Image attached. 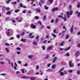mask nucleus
Listing matches in <instances>:
<instances>
[{
	"instance_id": "38",
	"label": "nucleus",
	"mask_w": 80,
	"mask_h": 80,
	"mask_svg": "<svg viewBox=\"0 0 80 80\" xmlns=\"http://www.w3.org/2000/svg\"><path fill=\"white\" fill-rule=\"evenodd\" d=\"M21 70L22 71V73H24V72H25V69H22Z\"/></svg>"
},
{
	"instance_id": "35",
	"label": "nucleus",
	"mask_w": 80,
	"mask_h": 80,
	"mask_svg": "<svg viewBox=\"0 0 80 80\" xmlns=\"http://www.w3.org/2000/svg\"><path fill=\"white\" fill-rule=\"evenodd\" d=\"M5 49L6 50L7 52L8 53V52H9V50H8V48H5Z\"/></svg>"
},
{
	"instance_id": "5",
	"label": "nucleus",
	"mask_w": 80,
	"mask_h": 80,
	"mask_svg": "<svg viewBox=\"0 0 80 80\" xmlns=\"http://www.w3.org/2000/svg\"><path fill=\"white\" fill-rule=\"evenodd\" d=\"M53 46L49 47L48 48V49H47V51H48V50H52V48H53Z\"/></svg>"
},
{
	"instance_id": "10",
	"label": "nucleus",
	"mask_w": 80,
	"mask_h": 80,
	"mask_svg": "<svg viewBox=\"0 0 80 80\" xmlns=\"http://www.w3.org/2000/svg\"><path fill=\"white\" fill-rule=\"evenodd\" d=\"M32 33H30L29 34V38H34L35 37V36H32Z\"/></svg>"
},
{
	"instance_id": "4",
	"label": "nucleus",
	"mask_w": 80,
	"mask_h": 80,
	"mask_svg": "<svg viewBox=\"0 0 80 80\" xmlns=\"http://www.w3.org/2000/svg\"><path fill=\"white\" fill-rule=\"evenodd\" d=\"M21 42L25 43V42H27L28 41H27V39H21L20 40Z\"/></svg>"
},
{
	"instance_id": "21",
	"label": "nucleus",
	"mask_w": 80,
	"mask_h": 80,
	"mask_svg": "<svg viewBox=\"0 0 80 80\" xmlns=\"http://www.w3.org/2000/svg\"><path fill=\"white\" fill-rule=\"evenodd\" d=\"M46 15H45L43 18V21H45L46 20Z\"/></svg>"
},
{
	"instance_id": "58",
	"label": "nucleus",
	"mask_w": 80,
	"mask_h": 80,
	"mask_svg": "<svg viewBox=\"0 0 80 80\" xmlns=\"http://www.w3.org/2000/svg\"><path fill=\"white\" fill-rule=\"evenodd\" d=\"M41 2L42 4H43V3H44V1H43V0H41Z\"/></svg>"
},
{
	"instance_id": "40",
	"label": "nucleus",
	"mask_w": 80,
	"mask_h": 80,
	"mask_svg": "<svg viewBox=\"0 0 80 80\" xmlns=\"http://www.w3.org/2000/svg\"><path fill=\"white\" fill-rule=\"evenodd\" d=\"M63 73H64V75L65 74H67V71H64Z\"/></svg>"
},
{
	"instance_id": "49",
	"label": "nucleus",
	"mask_w": 80,
	"mask_h": 80,
	"mask_svg": "<svg viewBox=\"0 0 80 80\" xmlns=\"http://www.w3.org/2000/svg\"><path fill=\"white\" fill-rule=\"evenodd\" d=\"M17 38H20V35L18 34L17 36Z\"/></svg>"
},
{
	"instance_id": "44",
	"label": "nucleus",
	"mask_w": 80,
	"mask_h": 80,
	"mask_svg": "<svg viewBox=\"0 0 80 80\" xmlns=\"http://www.w3.org/2000/svg\"><path fill=\"white\" fill-rule=\"evenodd\" d=\"M68 72H69V73H72V72H73V70H69L68 71Z\"/></svg>"
},
{
	"instance_id": "33",
	"label": "nucleus",
	"mask_w": 80,
	"mask_h": 80,
	"mask_svg": "<svg viewBox=\"0 0 80 80\" xmlns=\"http://www.w3.org/2000/svg\"><path fill=\"white\" fill-rule=\"evenodd\" d=\"M4 7H3L2 9V12H5V9Z\"/></svg>"
},
{
	"instance_id": "30",
	"label": "nucleus",
	"mask_w": 80,
	"mask_h": 80,
	"mask_svg": "<svg viewBox=\"0 0 80 80\" xmlns=\"http://www.w3.org/2000/svg\"><path fill=\"white\" fill-rule=\"evenodd\" d=\"M64 70V68H61V70H60L58 72H62V71H63Z\"/></svg>"
},
{
	"instance_id": "16",
	"label": "nucleus",
	"mask_w": 80,
	"mask_h": 80,
	"mask_svg": "<svg viewBox=\"0 0 80 80\" xmlns=\"http://www.w3.org/2000/svg\"><path fill=\"white\" fill-rule=\"evenodd\" d=\"M60 76H63L64 75V74L63 73V72H61L60 73Z\"/></svg>"
},
{
	"instance_id": "36",
	"label": "nucleus",
	"mask_w": 80,
	"mask_h": 80,
	"mask_svg": "<svg viewBox=\"0 0 80 80\" xmlns=\"http://www.w3.org/2000/svg\"><path fill=\"white\" fill-rule=\"evenodd\" d=\"M39 18L38 16H35L34 17V18H35V19H36V20H38Z\"/></svg>"
},
{
	"instance_id": "19",
	"label": "nucleus",
	"mask_w": 80,
	"mask_h": 80,
	"mask_svg": "<svg viewBox=\"0 0 80 80\" xmlns=\"http://www.w3.org/2000/svg\"><path fill=\"white\" fill-rule=\"evenodd\" d=\"M28 58H33V55H29V56H28Z\"/></svg>"
},
{
	"instance_id": "31",
	"label": "nucleus",
	"mask_w": 80,
	"mask_h": 80,
	"mask_svg": "<svg viewBox=\"0 0 80 80\" xmlns=\"http://www.w3.org/2000/svg\"><path fill=\"white\" fill-rule=\"evenodd\" d=\"M21 78H28V77L27 76H22Z\"/></svg>"
},
{
	"instance_id": "8",
	"label": "nucleus",
	"mask_w": 80,
	"mask_h": 80,
	"mask_svg": "<svg viewBox=\"0 0 80 80\" xmlns=\"http://www.w3.org/2000/svg\"><path fill=\"white\" fill-rule=\"evenodd\" d=\"M70 31L71 33H73V25H72V26Z\"/></svg>"
},
{
	"instance_id": "13",
	"label": "nucleus",
	"mask_w": 80,
	"mask_h": 80,
	"mask_svg": "<svg viewBox=\"0 0 80 80\" xmlns=\"http://www.w3.org/2000/svg\"><path fill=\"white\" fill-rule=\"evenodd\" d=\"M59 21V20H58V18H57L55 20V23H58V22Z\"/></svg>"
},
{
	"instance_id": "14",
	"label": "nucleus",
	"mask_w": 80,
	"mask_h": 80,
	"mask_svg": "<svg viewBox=\"0 0 80 80\" xmlns=\"http://www.w3.org/2000/svg\"><path fill=\"white\" fill-rule=\"evenodd\" d=\"M51 35L54 38H56L57 37L56 35H55L53 33H52Z\"/></svg>"
},
{
	"instance_id": "45",
	"label": "nucleus",
	"mask_w": 80,
	"mask_h": 80,
	"mask_svg": "<svg viewBox=\"0 0 80 80\" xmlns=\"http://www.w3.org/2000/svg\"><path fill=\"white\" fill-rule=\"evenodd\" d=\"M10 0H8L6 1V3H7L8 4H9V3L10 2Z\"/></svg>"
},
{
	"instance_id": "9",
	"label": "nucleus",
	"mask_w": 80,
	"mask_h": 80,
	"mask_svg": "<svg viewBox=\"0 0 80 80\" xmlns=\"http://www.w3.org/2000/svg\"><path fill=\"white\" fill-rule=\"evenodd\" d=\"M32 44L34 45H38V44H37V41H33Z\"/></svg>"
},
{
	"instance_id": "18",
	"label": "nucleus",
	"mask_w": 80,
	"mask_h": 80,
	"mask_svg": "<svg viewBox=\"0 0 80 80\" xmlns=\"http://www.w3.org/2000/svg\"><path fill=\"white\" fill-rule=\"evenodd\" d=\"M56 67V65L55 64H54L52 65V68H53V69H54V68H55V67Z\"/></svg>"
},
{
	"instance_id": "52",
	"label": "nucleus",
	"mask_w": 80,
	"mask_h": 80,
	"mask_svg": "<svg viewBox=\"0 0 80 80\" xmlns=\"http://www.w3.org/2000/svg\"><path fill=\"white\" fill-rule=\"evenodd\" d=\"M38 23H39V24L40 25H42V22L40 21H38Z\"/></svg>"
},
{
	"instance_id": "48",
	"label": "nucleus",
	"mask_w": 80,
	"mask_h": 80,
	"mask_svg": "<svg viewBox=\"0 0 80 80\" xmlns=\"http://www.w3.org/2000/svg\"><path fill=\"white\" fill-rule=\"evenodd\" d=\"M5 45H6L7 46H10V45L8 43H6Z\"/></svg>"
},
{
	"instance_id": "47",
	"label": "nucleus",
	"mask_w": 80,
	"mask_h": 80,
	"mask_svg": "<svg viewBox=\"0 0 80 80\" xmlns=\"http://www.w3.org/2000/svg\"><path fill=\"white\" fill-rule=\"evenodd\" d=\"M21 36H23V35H25V32H22L21 34Z\"/></svg>"
},
{
	"instance_id": "42",
	"label": "nucleus",
	"mask_w": 80,
	"mask_h": 80,
	"mask_svg": "<svg viewBox=\"0 0 80 80\" xmlns=\"http://www.w3.org/2000/svg\"><path fill=\"white\" fill-rule=\"evenodd\" d=\"M58 17H59V18H62V19H64V18H63V17H62V16H61V15H59L58 16Z\"/></svg>"
},
{
	"instance_id": "50",
	"label": "nucleus",
	"mask_w": 80,
	"mask_h": 80,
	"mask_svg": "<svg viewBox=\"0 0 80 80\" xmlns=\"http://www.w3.org/2000/svg\"><path fill=\"white\" fill-rule=\"evenodd\" d=\"M9 40H13V37H11L9 39Z\"/></svg>"
},
{
	"instance_id": "11",
	"label": "nucleus",
	"mask_w": 80,
	"mask_h": 80,
	"mask_svg": "<svg viewBox=\"0 0 80 80\" xmlns=\"http://www.w3.org/2000/svg\"><path fill=\"white\" fill-rule=\"evenodd\" d=\"M31 28L32 29H35L36 28V26H34L33 24H32Z\"/></svg>"
},
{
	"instance_id": "24",
	"label": "nucleus",
	"mask_w": 80,
	"mask_h": 80,
	"mask_svg": "<svg viewBox=\"0 0 80 80\" xmlns=\"http://www.w3.org/2000/svg\"><path fill=\"white\" fill-rule=\"evenodd\" d=\"M11 20L12 21L13 23H15V20H13V18H11Z\"/></svg>"
},
{
	"instance_id": "60",
	"label": "nucleus",
	"mask_w": 80,
	"mask_h": 80,
	"mask_svg": "<svg viewBox=\"0 0 80 80\" xmlns=\"http://www.w3.org/2000/svg\"><path fill=\"white\" fill-rule=\"evenodd\" d=\"M51 23H54V20H53V19H52L51 21Z\"/></svg>"
},
{
	"instance_id": "43",
	"label": "nucleus",
	"mask_w": 80,
	"mask_h": 80,
	"mask_svg": "<svg viewBox=\"0 0 80 80\" xmlns=\"http://www.w3.org/2000/svg\"><path fill=\"white\" fill-rule=\"evenodd\" d=\"M66 56H70V53H67L65 54Z\"/></svg>"
},
{
	"instance_id": "37",
	"label": "nucleus",
	"mask_w": 80,
	"mask_h": 80,
	"mask_svg": "<svg viewBox=\"0 0 80 80\" xmlns=\"http://www.w3.org/2000/svg\"><path fill=\"white\" fill-rule=\"evenodd\" d=\"M9 19H10V18H7L5 19V20L6 22H7V20H8Z\"/></svg>"
},
{
	"instance_id": "46",
	"label": "nucleus",
	"mask_w": 80,
	"mask_h": 80,
	"mask_svg": "<svg viewBox=\"0 0 80 80\" xmlns=\"http://www.w3.org/2000/svg\"><path fill=\"white\" fill-rule=\"evenodd\" d=\"M63 29H64L66 30V31H67V28H66V27H65V26H63Z\"/></svg>"
},
{
	"instance_id": "41",
	"label": "nucleus",
	"mask_w": 80,
	"mask_h": 80,
	"mask_svg": "<svg viewBox=\"0 0 80 80\" xmlns=\"http://www.w3.org/2000/svg\"><path fill=\"white\" fill-rule=\"evenodd\" d=\"M48 1L50 2L51 3H53V0H48Z\"/></svg>"
},
{
	"instance_id": "61",
	"label": "nucleus",
	"mask_w": 80,
	"mask_h": 80,
	"mask_svg": "<svg viewBox=\"0 0 80 80\" xmlns=\"http://www.w3.org/2000/svg\"><path fill=\"white\" fill-rule=\"evenodd\" d=\"M66 31H66V30H65V31H63L62 32V33H65V32H66Z\"/></svg>"
},
{
	"instance_id": "55",
	"label": "nucleus",
	"mask_w": 80,
	"mask_h": 80,
	"mask_svg": "<svg viewBox=\"0 0 80 80\" xmlns=\"http://www.w3.org/2000/svg\"><path fill=\"white\" fill-rule=\"evenodd\" d=\"M64 45V44L63 43H61L60 44L59 46H63Z\"/></svg>"
},
{
	"instance_id": "12",
	"label": "nucleus",
	"mask_w": 80,
	"mask_h": 80,
	"mask_svg": "<svg viewBox=\"0 0 80 80\" xmlns=\"http://www.w3.org/2000/svg\"><path fill=\"white\" fill-rule=\"evenodd\" d=\"M79 54L80 52H79V51H77L75 54L76 57H78V55Z\"/></svg>"
},
{
	"instance_id": "17",
	"label": "nucleus",
	"mask_w": 80,
	"mask_h": 80,
	"mask_svg": "<svg viewBox=\"0 0 80 80\" xmlns=\"http://www.w3.org/2000/svg\"><path fill=\"white\" fill-rule=\"evenodd\" d=\"M48 58H49V55L47 54L46 56L45 59H48Z\"/></svg>"
},
{
	"instance_id": "62",
	"label": "nucleus",
	"mask_w": 80,
	"mask_h": 80,
	"mask_svg": "<svg viewBox=\"0 0 80 80\" xmlns=\"http://www.w3.org/2000/svg\"><path fill=\"white\" fill-rule=\"evenodd\" d=\"M50 65H51V64L49 63L48 64L47 66L48 67H49L50 66Z\"/></svg>"
},
{
	"instance_id": "15",
	"label": "nucleus",
	"mask_w": 80,
	"mask_h": 80,
	"mask_svg": "<svg viewBox=\"0 0 80 80\" xmlns=\"http://www.w3.org/2000/svg\"><path fill=\"white\" fill-rule=\"evenodd\" d=\"M70 47L68 48L64 49V51H67V50H69L70 49Z\"/></svg>"
},
{
	"instance_id": "56",
	"label": "nucleus",
	"mask_w": 80,
	"mask_h": 80,
	"mask_svg": "<svg viewBox=\"0 0 80 80\" xmlns=\"http://www.w3.org/2000/svg\"><path fill=\"white\" fill-rule=\"evenodd\" d=\"M36 11L38 12H40V9H37L36 10Z\"/></svg>"
},
{
	"instance_id": "20",
	"label": "nucleus",
	"mask_w": 80,
	"mask_h": 80,
	"mask_svg": "<svg viewBox=\"0 0 80 80\" xmlns=\"http://www.w3.org/2000/svg\"><path fill=\"white\" fill-rule=\"evenodd\" d=\"M17 3V2H12V5H16Z\"/></svg>"
},
{
	"instance_id": "7",
	"label": "nucleus",
	"mask_w": 80,
	"mask_h": 80,
	"mask_svg": "<svg viewBox=\"0 0 80 80\" xmlns=\"http://www.w3.org/2000/svg\"><path fill=\"white\" fill-rule=\"evenodd\" d=\"M58 9L57 8H54L52 9V12H55V11H56V10H58Z\"/></svg>"
},
{
	"instance_id": "54",
	"label": "nucleus",
	"mask_w": 80,
	"mask_h": 80,
	"mask_svg": "<svg viewBox=\"0 0 80 80\" xmlns=\"http://www.w3.org/2000/svg\"><path fill=\"white\" fill-rule=\"evenodd\" d=\"M24 67H28V63H26V64H25L24 65Z\"/></svg>"
},
{
	"instance_id": "57",
	"label": "nucleus",
	"mask_w": 80,
	"mask_h": 80,
	"mask_svg": "<svg viewBox=\"0 0 80 80\" xmlns=\"http://www.w3.org/2000/svg\"><path fill=\"white\" fill-rule=\"evenodd\" d=\"M47 72H50L51 71V69H49L48 70H47Z\"/></svg>"
},
{
	"instance_id": "59",
	"label": "nucleus",
	"mask_w": 80,
	"mask_h": 80,
	"mask_svg": "<svg viewBox=\"0 0 80 80\" xmlns=\"http://www.w3.org/2000/svg\"><path fill=\"white\" fill-rule=\"evenodd\" d=\"M17 50H21V48H17Z\"/></svg>"
},
{
	"instance_id": "63",
	"label": "nucleus",
	"mask_w": 80,
	"mask_h": 80,
	"mask_svg": "<svg viewBox=\"0 0 80 80\" xmlns=\"http://www.w3.org/2000/svg\"><path fill=\"white\" fill-rule=\"evenodd\" d=\"M20 6L21 7H23V4L22 3L20 4Z\"/></svg>"
},
{
	"instance_id": "51",
	"label": "nucleus",
	"mask_w": 80,
	"mask_h": 80,
	"mask_svg": "<svg viewBox=\"0 0 80 80\" xmlns=\"http://www.w3.org/2000/svg\"><path fill=\"white\" fill-rule=\"evenodd\" d=\"M38 68H39V66L38 65L37 66H36L37 70H38Z\"/></svg>"
},
{
	"instance_id": "1",
	"label": "nucleus",
	"mask_w": 80,
	"mask_h": 80,
	"mask_svg": "<svg viewBox=\"0 0 80 80\" xmlns=\"http://www.w3.org/2000/svg\"><path fill=\"white\" fill-rule=\"evenodd\" d=\"M67 15H68L67 18H70V15H72L73 13V11H71L70 12H66Z\"/></svg>"
},
{
	"instance_id": "25",
	"label": "nucleus",
	"mask_w": 80,
	"mask_h": 80,
	"mask_svg": "<svg viewBox=\"0 0 80 80\" xmlns=\"http://www.w3.org/2000/svg\"><path fill=\"white\" fill-rule=\"evenodd\" d=\"M30 78L31 80H35V78L34 77H30Z\"/></svg>"
},
{
	"instance_id": "2",
	"label": "nucleus",
	"mask_w": 80,
	"mask_h": 80,
	"mask_svg": "<svg viewBox=\"0 0 80 80\" xmlns=\"http://www.w3.org/2000/svg\"><path fill=\"white\" fill-rule=\"evenodd\" d=\"M10 32H12V30L10 29H8L7 30V32H6V34L8 37H9V35H10Z\"/></svg>"
},
{
	"instance_id": "27",
	"label": "nucleus",
	"mask_w": 80,
	"mask_h": 80,
	"mask_svg": "<svg viewBox=\"0 0 80 80\" xmlns=\"http://www.w3.org/2000/svg\"><path fill=\"white\" fill-rule=\"evenodd\" d=\"M0 75H2V76H6V74L3 73L0 74Z\"/></svg>"
},
{
	"instance_id": "32",
	"label": "nucleus",
	"mask_w": 80,
	"mask_h": 80,
	"mask_svg": "<svg viewBox=\"0 0 80 80\" xmlns=\"http://www.w3.org/2000/svg\"><path fill=\"white\" fill-rule=\"evenodd\" d=\"M70 36L68 35H67L66 36V40H67V39L69 38Z\"/></svg>"
},
{
	"instance_id": "29",
	"label": "nucleus",
	"mask_w": 80,
	"mask_h": 80,
	"mask_svg": "<svg viewBox=\"0 0 80 80\" xmlns=\"http://www.w3.org/2000/svg\"><path fill=\"white\" fill-rule=\"evenodd\" d=\"M19 11L20 9L16 10L15 11V13H18V12H19Z\"/></svg>"
},
{
	"instance_id": "28",
	"label": "nucleus",
	"mask_w": 80,
	"mask_h": 80,
	"mask_svg": "<svg viewBox=\"0 0 80 80\" xmlns=\"http://www.w3.org/2000/svg\"><path fill=\"white\" fill-rule=\"evenodd\" d=\"M42 48L43 50H45V46H43Z\"/></svg>"
},
{
	"instance_id": "64",
	"label": "nucleus",
	"mask_w": 80,
	"mask_h": 80,
	"mask_svg": "<svg viewBox=\"0 0 80 80\" xmlns=\"http://www.w3.org/2000/svg\"><path fill=\"white\" fill-rule=\"evenodd\" d=\"M77 35H80V32H78L77 33Z\"/></svg>"
},
{
	"instance_id": "53",
	"label": "nucleus",
	"mask_w": 80,
	"mask_h": 80,
	"mask_svg": "<svg viewBox=\"0 0 80 80\" xmlns=\"http://www.w3.org/2000/svg\"><path fill=\"white\" fill-rule=\"evenodd\" d=\"M77 73L78 75H80V71H78L77 72Z\"/></svg>"
},
{
	"instance_id": "26",
	"label": "nucleus",
	"mask_w": 80,
	"mask_h": 80,
	"mask_svg": "<svg viewBox=\"0 0 80 80\" xmlns=\"http://www.w3.org/2000/svg\"><path fill=\"white\" fill-rule=\"evenodd\" d=\"M80 2H78V8H80Z\"/></svg>"
},
{
	"instance_id": "3",
	"label": "nucleus",
	"mask_w": 80,
	"mask_h": 80,
	"mask_svg": "<svg viewBox=\"0 0 80 80\" xmlns=\"http://www.w3.org/2000/svg\"><path fill=\"white\" fill-rule=\"evenodd\" d=\"M69 65H70V67H74V63H72V62L70 61L69 62Z\"/></svg>"
},
{
	"instance_id": "34",
	"label": "nucleus",
	"mask_w": 80,
	"mask_h": 80,
	"mask_svg": "<svg viewBox=\"0 0 80 80\" xmlns=\"http://www.w3.org/2000/svg\"><path fill=\"white\" fill-rule=\"evenodd\" d=\"M20 17H18L16 18V20H17V21H18V20H19L20 19Z\"/></svg>"
},
{
	"instance_id": "6",
	"label": "nucleus",
	"mask_w": 80,
	"mask_h": 80,
	"mask_svg": "<svg viewBox=\"0 0 80 80\" xmlns=\"http://www.w3.org/2000/svg\"><path fill=\"white\" fill-rule=\"evenodd\" d=\"M57 60V57H54L53 59V62L55 63L56 61Z\"/></svg>"
},
{
	"instance_id": "39",
	"label": "nucleus",
	"mask_w": 80,
	"mask_h": 80,
	"mask_svg": "<svg viewBox=\"0 0 80 80\" xmlns=\"http://www.w3.org/2000/svg\"><path fill=\"white\" fill-rule=\"evenodd\" d=\"M44 8L46 10H48V7H47V6H45L44 7Z\"/></svg>"
},
{
	"instance_id": "23",
	"label": "nucleus",
	"mask_w": 80,
	"mask_h": 80,
	"mask_svg": "<svg viewBox=\"0 0 80 80\" xmlns=\"http://www.w3.org/2000/svg\"><path fill=\"white\" fill-rule=\"evenodd\" d=\"M4 8L6 9V10H10V8H6V7H4Z\"/></svg>"
},
{
	"instance_id": "22",
	"label": "nucleus",
	"mask_w": 80,
	"mask_h": 80,
	"mask_svg": "<svg viewBox=\"0 0 80 80\" xmlns=\"http://www.w3.org/2000/svg\"><path fill=\"white\" fill-rule=\"evenodd\" d=\"M11 13V12H10V11L7 12L6 13V14H7V15H10Z\"/></svg>"
}]
</instances>
